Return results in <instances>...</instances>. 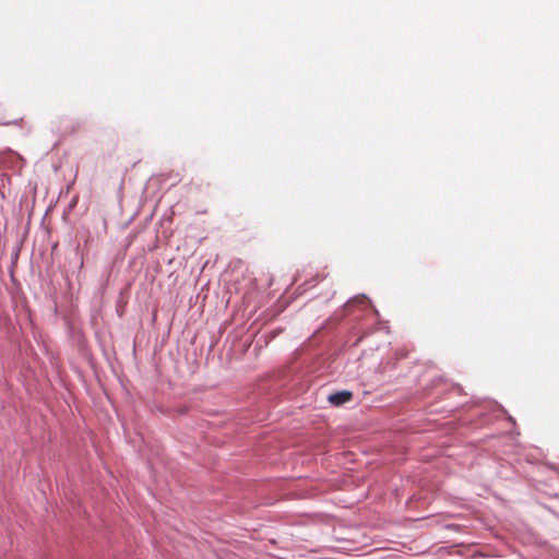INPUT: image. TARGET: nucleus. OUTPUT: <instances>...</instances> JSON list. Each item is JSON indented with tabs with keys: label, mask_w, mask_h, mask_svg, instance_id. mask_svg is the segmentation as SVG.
<instances>
[{
	"label": "nucleus",
	"mask_w": 559,
	"mask_h": 559,
	"mask_svg": "<svg viewBox=\"0 0 559 559\" xmlns=\"http://www.w3.org/2000/svg\"><path fill=\"white\" fill-rule=\"evenodd\" d=\"M353 397V394L350 391H340L335 392L331 395H329V402L335 406L343 405L347 402H349Z\"/></svg>",
	"instance_id": "nucleus-1"
}]
</instances>
